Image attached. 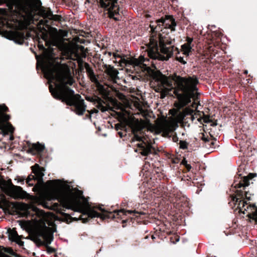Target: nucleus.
<instances>
[{
	"instance_id": "f257e3e1",
	"label": "nucleus",
	"mask_w": 257,
	"mask_h": 257,
	"mask_svg": "<svg viewBox=\"0 0 257 257\" xmlns=\"http://www.w3.org/2000/svg\"><path fill=\"white\" fill-rule=\"evenodd\" d=\"M39 48L43 51V63L41 69L49 83L54 82L55 87L49 85L52 95L58 100L65 102L67 105H73L75 113L81 115L86 110V105L79 94H74L72 89L66 86L71 85L74 80L69 68L66 66L55 65L52 61L53 50H48L43 44H39Z\"/></svg>"
},
{
	"instance_id": "f03ea898",
	"label": "nucleus",
	"mask_w": 257,
	"mask_h": 257,
	"mask_svg": "<svg viewBox=\"0 0 257 257\" xmlns=\"http://www.w3.org/2000/svg\"><path fill=\"white\" fill-rule=\"evenodd\" d=\"M154 79L157 85L155 91L160 93L161 98H164L173 90L178 101L175 105L178 109L186 106L191 102V99H195L197 96L199 81L196 76L187 77L175 74L167 77L160 74L155 76Z\"/></svg>"
},
{
	"instance_id": "7ed1b4c3",
	"label": "nucleus",
	"mask_w": 257,
	"mask_h": 257,
	"mask_svg": "<svg viewBox=\"0 0 257 257\" xmlns=\"http://www.w3.org/2000/svg\"><path fill=\"white\" fill-rule=\"evenodd\" d=\"M10 15L6 21L8 28L21 29L25 26L34 24L35 16L38 13L44 19L58 20L59 16L54 15L49 8L41 6L40 0H7Z\"/></svg>"
},
{
	"instance_id": "20e7f679",
	"label": "nucleus",
	"mask_w": 257,
	"mask_h": 257,
	"mask_svg": "<svg viewBox=\"0 0 257 257\" xmlns=\"http://www.w3.org/2000/svg\"><path fill=\"white\" fill-rule=\"evenodd\" d=\"M176 24L174 19L168 16L166 19L163 18L151 22L150 27L152 36L147 46L148 56L152 59L167 60L171 58L175 50L178 49L172 44L173 40L169 36V29L175 31Z\"/></svg>"
},
{
	"instance_id": "39448f33",
	"label": "nucleus",
	"mask_w": 257,
	"mask_h": 257,
	"mask_svg": "<svg viewBox=\"0 0 257 257\" xmlns=\"http://www.w3.org/2000/svg\"><path fill=\"white\" fill-rule=\"evenodd\" d=\"M50 182L56 190L58 199L63 207L78 212H82L84 210V205L69 185H66L65 189L61 190L59 180H51Z\"/></svg>"
},
{
	"instance_id": "423d86ee",
	"label": "nucleus",
	"mask_w": 257,
	"mask_h": 257,
	"mask_svg": "<svg viewBox=\"0 0 257 257\" xmlns=\"http://www.w3.org/2000/svg\"><path fill=\"white\" fill-rule=\"evenodd\" d=\"M34 211L39 218V221L42 224V226L31 235V239L40 244L43 243L46 244H50L53 240V236L50 228L46 226V224L48 225H51L52 223L49 220L51 213H46L36 207L34 208Z\"/></svg>"
},
{
	"instance_id": "0eeeda50",
	"label": "nucleus",
	"mask_w": 257,
	"mask_h": 257,
	"mask_svg": "<svg viewBox=\"0 0 257 257\" xmlns=\"http://www.w3.org/2000/svg\"><path fill=\"white\" fill-rule=\"evenodd\" d=\"M127 125L131 128V132L134 135L132 139L133 142L138 141L139 143L136 144L140 153L143 156H147L152 153V146L151 144L149 142L147 139L145 137L139 136L138 133H141L144 128V126L138 119H132L127 121Z\"/></svg>"
},
{
	"instance_id": "6e6552de",
	"label": "nucleus",
	"mask_w": 257,
	"mask_h": 257,
	"mask_svg": "<svg viewBox=\"0 0 257 257\" xmlns=\"http://www.w3.org/2000/svg\"><path fill=\"white\" fill-rule=\"evenodd\" d=\"M0 194H5L16 199L29 198L30 196L21 187L14 185L11 179L6 180L2 176H0Z\"/></svg>"
},
{
	"instance_id": "1a4fd4ad",
	"label": "nucleus",
	"mask_w": 257,
	"mask_h": 257,
	"mask_svg": "<svg viewBox=\"0 0 257 257\" xmlns=\"http://www.w3.org/2000/svg\"><path fill=\"white\" fill-rule=\"evenodd\" d=\"M238 178L235 179L231 185L230 190L234 193L230 194L231 201L229 202V204L232 209H234L235 214H240L241 213V207H240L241 191L237 189L241 188V179L239 178L241 174H238Z\"/></svg>"
},
{
	"instance_id": "9d476101",
	"label": "nucleus",
	"mask_w": 257,
	"mask_h": 257,
	"mask_svg": "<svg viewBox=\"0 0 257 257\" xmlns=\"http://www.w3.org/2000/svg\"><path fill=\"white\" fill-rule=\"evenodd\" d=\"M118 2H120L119 0H99L101 7L107 9L109 17L115 21H119L120 18L117 5Z\"/></svg>"
},
{
	"instance_id": "9b49d317",
	"label": "nucleus",
	"mask_w": 257,
	"mask_h": 257,
	"mask_svg": "<svg viewBox=\"0 0 257 257\" xmlns=\"http://www.w3.org/2000/svg\"><path fill=\"white\" fill-rule=\"evenodd\" d=\"M244 105L248 108L250 112L257 110V97L249 87L245 89L243 93Z\"/></svg>"
},
{
	"instance_id": "f8f14e48",
	"label": "nucleus",
	"mask_w": 257,
	"mask_h": 257,
	"mask_svg": "<svg viewBox=\"0 0 257 257\" xmlns=\"http://www.w3.org/2000/svg\"><path fill=\"white\" fill-rule=\"evenodd\" d=\"M8 110V108L5 105H0V130L2 131L8 130L13 133L14 128L9 122L7 121L10 119V115L5 114L4 112Z\"/></svg>"
},
{
	"instance_id": "ddd939ff",
	"label": "nucleus",
	"mask_w": 257,
	"mask_h": 257,
	"mask_svg": "<svg viewBox=\"0 0 257 257\" xmlns=\"http://www.w3.org/2000/svg\"><path fill=\"white\" fill-rule=\"evenodd\" d=\"M84 67L88 76L89 77L91 81L95 84L97 90L101 94L105 95L106 94L105 88L99 82L97 78V76L94 74L92 68L87 63H85L84 64Z\"/></svg>"
},
{
	"instance_id": "4468645a",
	"label": "nucleus",
	"mask_w": 257,
	"mask_h": 257,
	"mask_svg": "<svg viewBox=\"0 0 257 257\" xmlns=\"http://www.w3.org/2000/svg\"><path fill=\"white\" fill-rule=\"evenodd\" d=\"M256 176V173H249L247 175L242 176V187H243V191L242 190V203L244 201H247L249 202L251 200V194L248 192L245 191V187L248 186L250 184V182L252 181V179Z\"/></svg>"
},
{
	"instance_id": "2eb2a0df",
	"label": "nucleus",
	"mask_w": 257,
	"mask_h": 257,
	"mask_svg": "<svg viewBox=\"0 0 257 257\" xmlns=\"http://www.w3.org/2000/svg\"><path fill=\"white\" fill-rule=\"evenodd\" d=\"M242 214H246L249 218L255 220L257 222V207L254 204L244 201L242 203Z\"/></svg>"
},
{
	"instance_id": "dca6fc26",
	"label": "nucleus",
	"mask_w": 257,
	"mask_h": 257,
	"mask_svg": "<svg viewBox=\"0 0 257 257\" xmlns=\"http://www.w3.org/2000/svg\"><path fill=\"white\" fill-rule=\"evenodd\" d=\"M96 209L101 211V213H98L95 208H91L90 207H88L86 210V214L88 217L94 218V217H100L102 219H104L106 217H111V212H109L110 214L107 215L104 213L108 212L105 209L102 208L101 207H98Z\"/></svg>"
},
{
	"instance_id": "f3484780",
	"label": "nucleus",
	"mask_w": 257,
	"mask_h": 257,
	"mask_svg": "<svg viewBox=\"0 0 257 257\" xmlns=\"http://www.w3.org/2000/svg\"><path fill=\"white\" fill-rule=\"evenodd\" d=\"M174 130L173 124L167 120L161 122L157 126V131L158 133H163L164 137L168 136Z\"/></svg>"
},
{
	"instance_id": "a211bd4d",
	"label": "nucleus",
	"mask_w": 257,
	"mask_h": 257,
	"mask_svg": "<svg viewBox=\"0 0 257 257\" xmlns=\"http://www.w3.org/2000/svg\"><path fill=\"white\" fill-rule=\"evenodd\" d=\"M32 172L34 174L33 176L37 179V185L41 186L43 185V176H44V169L43 168L41 167L38 164H35L34 166L31 167Z\"/></svg>"
},
{
	"instance_id": "6ab92c4d",
	"label": "nucleus",
	"mask_w": 257,
	"mask_h": 257,
	"mask_svg": "<svg viewBox=\"0 0 257 257\" xmlns=\"http://www.w3.org/2000/svg\"><path fill=\"white\" fill-rule=\"evenodd\" d=\"M149 60L141 55L138 59H135L132 63L135 67L140 68L142 71L148 70L149 68Z\"/></svg>"
},
{
	"instance_id": "aec40b11",
	"label": "nucleus",
	"mask_w": 257,
	"mask_h": 257,
	"mask_svg": "<svg viewBox=\"0 0 257 257\" xmlns=\"http://www.w3.org/2000/svg\"><path fill=\"white\" fill-rule=\"evenodd\" d=\"M105 72L111 81L113 83H116V80L118 79V72L116 69L110 65H106Z\"/></svg>"
},
{
	"instance_id": "412c9836",
	"label": "nucleus",
	"mask_w": 257,
	"mask_h": 257,
	"mask_svg": "<svg viewBox=\"0 0 257 257\" xmlns=\"http://www.w3.org/2000/svg\"><path fill=\"white\" fill-rule=\"evenodd\" d=\"M113 212L114 213L113 215L114 217H120L122 218V215H127V214H133L134 216L138 217V215L143 214L142 212L136 211V210H125V209H120L118 210H114Z\"/></svg>"
},
{
	"instance_id": "4be33fe9",
	"label": "nucleus",
	"mask_w": 257,
	"mask_h": 257,
	"mask_svg": "<svg viewBox=\"0 0 257 257\" xmlns=\"http://www.w3.org/2000/svg\"><path fill=\"white\" fill-rule=\"evenodd\" d=\"M193 38L190 37L186 38L187 43L184 44L181 46V50L183 51V54L186 56H188L190 55V52L193 50L192 45Z\"/></svg>"
},
{
	"instance_id": "5701e85b",
	"label": "nucleus",
	"mask_w": 257,
	"mask_h": 257,
	"mask_svg": "<svg viewBox=\"0 0 257 257\" xmlns=\"http://www.w3.org/2000/svg\"><path fill=\"white\" fill-rule=\"evenodd\" d=\"M8 38L13 40L16 43L22 44L24 41V35L17 31L11 32L10 36Z\"/></svg>"
},
{
	"instance_id": "b1692460",
	"label": "nucleus",
	"mask_w": 257,
	"mask_h": 257,
	"mask_svg": "<svg viewBox=\"0 0 257 257\" xmlns=\"http://www.w3.org/2000/svg\"><path fill=\"white\" fill-rule=\"evenodd\" d=\"M9 238L12 241H15L20 245H22L23 242L20 240V237L16 231L12 230L9 233Z\"/></svg>"
},
{
	"instance_id": "393cba45",
	"label": "nucleus",
	"mask_w": 257,
	"mask_h": 257,
	"mask_svg": "<svg viewBox=\"0 0 257 257\" xmlns=\"http://www.w3.org/2000/svg\"><path fill=\"white\" fill-rule=\"evenodd\" d=\"M115 128L117 131L119 130H120L122 131H124V132H122L121 131L118 132V134L120 138H122L123 137H124V136L126 135V126L125 125H122L121 124H116L115 125Z\"/></svg>"
},
{
	"instance_id": "a878e982",
	"label": "nucleus",
	"mask_w": 257,
	"mask_h": 257,
	"mask_svg": "<svg viewBox=\"0 0 257 257\" xmlns=\"http://www.w3.org/2000/svg\"><path fill=\"white\" fill-rule=\"evenodd\" d=\"M236 133H238V132H236ZM231 143L238 149V152H241V140L239 135L236 134V136Z\"/></svg>"
},
{
	"instance_id": "bb28decb",
	"label": "nucleus",
	"mask_w": 257,
	"mask_h": 257,
	"mask_svg": "<svg viewBox=\"0 0 257 257\" xmlns=\"http://www.w3.org/2000/svg\"><path fill=\"white\" fill-rule=\"evenodd\" d=\"M37 182L36 179L33 175H30L26 179V183L30 186H33Z\"/></svg>"
},
{
	"instance_id": "cd10ccee",
	"label": "nucleus",
	"mask_w": 257,
	"mask_h": 257,
	"mask_svg": "<svg viewBox=\"0 0 257 257\" xmlns=\"http://www.w3.org/2000/svg\"><path fill=\"white\" fill-rule=\"evenodd\" d=\"M32 147L33 149H35L38 152H42L45 148L44 146L42 144H40L39 143L33 144L32 145Z\"/></svg>"
},
{
	"instance_id": "c85d7f7f",
	"label": "nucleus",
	"mask_w": 257,
	"mask_h": 257,
	"mask_svg": "<svg viewBox=\"0 0 257 257\" xmlns=\"http://www.w3.org/2000/svg\"><path fill=\"white\" fill-rule=\"evenodd\" d=\"M251 81L250 78H246L245 79H243V81H242V87H243L244 88V90H243V92L245 90V89L247 88L248 87L251 88L250 86L248 85L249 83H251ZM250 89L252 90L251 88Z\"/></svg>"
},
{
	"instance_id": "c756f323",
	"label": "nucleus",
	"mask_w": 257,
	"mask_h": 257,
	"mask_svg": "<svg viewBox=\"0 0 257 257\" xmlns=\"http://www.w3.org/2000/svg\"><path fill=\"white\" fill-rule=\"evenodd\" d=\"M97 107L102 112H104L107 110L106 107L104 106L102 102H98L97 105Z\"/></svg>"
},
{
	"instance_id": "7c9ffc66",
	"label": "nucleus",
	"mask_w": 257,
	"mask_h": 257,
	"mask_svg": "<svg viewBox=\"0 0 257 257\" xmlns=\"http://www.w3.org/2000/svg\"><path fill=\"white\" fill-rule=\"evenodd\" d=\"M179 145L180 148L182 149H186L187 148L188 144L186 141H180Z\"/></svg>"
},
{
	"instance_id": "2f4dec72",
	"label": "nucleus",
	"mask_w": 257,
	"mask_h": 257,
	"mask_svg": "<svg viewBox=\"0 0 257 257\" xmlns=\"http://www.w3.org/2000/svg\"><path fill=\"white\" fill-rule=\"evenodd\" d=\"M16 180H17L18 183H20L21 184H24V181L26 179L24 177H18L17 178L15 179Z\"/></svg>"
},
{
	"instance_id": "473e14b6",
	"label": "nucleus",
	"mask_w": 257,
	"mask_h": 257,
	"mask_svg": "<svg viewBox=\"0 0 257 257\" xmlns=\"http://www.w3.org/2000/svg\"><path fill=\"white\" fill-rule=\"evenodd\" d=\"M177 60L180 62V63L183 64H185L186 63V62L184 60V59L183 57L180 56V57H177Z\"/></svg>"
},
{
	"instance_id": "72a5a7b5",
	"label": "nucleus",
	"mask_w": 257,
	"mask_h": 257,
	"mask_svg": "<svg viewBox=\"0 0 257 257\" xmlns=\"http://www.w3.org/2000/svg\"><path fill=\"white\" fill-rule=\"evenodd\" d=\"M201 139L204 141L205 142H209V141H210V138L207 137H205V136L203 134L202 135V137L201 138Z\"/></svg>"
},
{
	"instance_id": "f704fd0d",
	"label": "nucleus",
	"mask_w": 257,
	"mask_h": 257,
	"mask_svg": "<svg viewBox=\"0 0 257 257\" xmlns=\"http://www.w3.org/2000/svg\"><path fill=\"white\" fill-rule=\"evenodd\" d=\"M185 166L188 171H190L192 168L190 164H186Z\"/></svg>"
},
{
	"instance_id": "c9c22d12",
	"label": "nucleus",
	"mask_w": 257,
	"mask_h": 257,
	"mask_svg": "<svg viewBox=\"0 0 257 257\" xmlns=\"http://www.w3.org/2000/svg\"><path fill=\"white\" fill-rule=\"evenodd\" d=\"M88 111L89 112V113L88 114L86 115V118L90 119L91 117V113H90V112L89 111Z\"/></svg>"
},
{
	"instance_id": "e433bc0d",
	"label": "nucleus",
	"mask_w": 257,
	"mask_h": 257,
	"mask_svg": "<svg viewBox=\"0 0 257 257\" xmlns=\"http://www.w3.org/2000/svg\"><path fill=\"white\" fill-rule=\"evenodd\" d=\"M121 62L123 63L124 64L126 63V60L124 59H121Z\"/></svg>"
},
{
	"instance_id": "4c0bfd02",
	"label": "nucleus",
	"mask_w": 257,
	"mask_h": 257,
	"mask_svg": "<svg viewBox=\"0 0 257 257\" xmlns=\"http://www.w3.org/2000/svg\"><path fill=\"white\" fill-rule=\"evenodd\" d=\"M182 163H183L184 165H185V166H186V164H187V161H186V160H183V161H182Z\"/></svg>"
},
{
	"instance_id": "58836bf2",
	"label": "nucleus",
	"mask_w": 257,
	"mask_h": 257,
	"mask_svg": "<svg viewBox=\"0 0 257 257\" xmlns=\"http://www.w3.org/2000/svg\"><path fill=\"white\" fill-rule=\"evenodd\" d=\"M87 221V219H83V222H86Z\"/></svg>"
},
{
	"instance_id": "ea45409f",
	"label": "nucleus",
	"mask_w": 257,
	"mask_h": 257,
	"mask_svg": "<svg viewBox=\"0 0 257 257\" xmlns=\"http://www.w3.org/2000/svg\"><path fill=\"white\" fill-rule=\"evenodd\" d=\"M247 72H247V70H244V74H247Z\"/></svg>"
},
{
	"instance_id": "a19ab883",
	"label": "nucleus",
	"mask_w": 257,
	"mask_h": 257,
	"mask_svg": "<svg viewBox=\"0 0 257 257\" xmlns=\"http://www.w3.org/2000/svg\"><path fill=\"white\" fill-rule=\"evenodd\" d=\"M40 23L41 24H43V20H41V21H40Z\"/></svg>"
},
{
	"instance_id": "79ce46f5",
	"label": "nucleus",
	"mask_w": 257,
	"mask_h": 257,
	"mask_svg": "<svg viewBox=\"0 0 257 257\" xmlns=\"http://www.w3.org/2000/svg\"><path fill=\"white\" fill-rule=\"evenodd\" d=\"M238 233L239 232L238 231H235V232L233 233Z\"/></svg>"
},
{
	"instance_id": "37998d69",
	"label": "nucleus",
	"mask_w": 257,
	"mask_h": 257,
	"mask_svg": "<svg viewBox=\"0 0 257 257\" xmlns=\"http://www.w3.org/2000/svg\"><path fill=\"white\" fill-rule=\"evenodd\" d=\"M125 222H126V220H122V223H125Z\"/></svg>"
},
{
	"instance_id": "c03bdc74",
	"label": "nucleus",
	"mask_w": 257,
	"mask_h": 257,
	"mask_svg": "<svg viewBox=\"0 0 257 257\" xmlns=\"http://www.w3.org/2000/svg\"><path fill=\"white\" fill-rule=\"evenodd\" d=\"M238 162H239V167H240V165H241V163H240V161H238Z\"/></svg>"
},
{
	"instance_id": "a18cd8bd",
	"label": "nucleus",
	"mask_w": 257,
	"mask_h": 257,
	"mask_svg": "<svg viewBox=\"0 0 257 257\" xmlns=\"http://www.w3.org/2000/svg\"><path fill=\"white\" fill-rule=\"evenodd\" d=\"M241 138H242V140H243V134L242 133V136H241Z\"/></svg>"
},
{
	"instance_id": "49530a36",
	"label": "nucleus",
	"mask_w": 257,
	"mask_h": 257,
	"mask_svg": "<svg viewBox=\"0 0 257 257\" xmlns=\"http://www.w3.org/2000/svg\"><path fill=\"white\" fill-rule=\"evenodd\" d=\"M211 144L213 145L214 144L213 142H211Z\"/></svg>"
},
{
	"instance_id": "de8ad7c7",
	"label": "nucleus",
	"mask_w": 257,
	"mask_h": 257,
	"mask_svg": "<svg viewBox=\"0 0 257 257\" xmlns=\"http://www.w3.org/2000/svg\"><path fill=\"white\" fill-rule=\"evenodd\" d=\"M94 111L96 112H97L98 111H97V110H94Z\"/></svg>"
}]
</instances>
